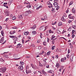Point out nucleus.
Segmentation results:
<instances>
[{
	"label": "nucleus",
	"mask_w": 76,
	"mask_h": 76,
	"mask_svg": "<svg viewBox=\"0 0 76 76\" xmlns=\"http://www.w3.org/2000/svg\"><path fill=\"white\" fill-rule=\"evenodd\" d=\"M66 17H67V15L66 14L64 13L63 15V16L61 18V20L63 22H66Z\"/></svg>",
	"instance_id": "obj_1"
},
{
	"label": "nucleus",
	"mask_w": 76,
	"mask_h": 76,
	"mask_svg": "<svg viewBox=\"0 0 76 76\" xmlns=\"http://www.w3.org/2000/svg\"><path fill=\"white\" fill-rule=\"evenodd\" d=\"M29 13H31V11H27L24 13V16H28L29 15Z\"/></svg>",
	"instance_id": "obj_2"
},
{
	"label": "nucleus",
	"mask_w": 76,
	"mask_h": 76,
	"mask_svg": "<svg viewBox=\"0 0 76 76\" xmlns=\"http://www.w3.org/2000/svg\"><path fill=\"white\" fill-rule=\"evenodd\" d=\"M53 6H54L55 7H58V2H54L53 4Z\"/></svg>",
	"instance_id": "obj_3"
},
{
	"label": "nucleus",
	"mask_w": 76,
	"mask_h": 76,
	"mask_svg": "<svg viewBox=\"0 0 76 76\" xmlns=\"http://www.w3.org/2000/svg\"><path fill=\"white\" fill-rule=\"evenodd\" d=\"M66 57H65L64 58H62L61 59V61L62 62H65V61L66 60Z\"/></svg>",
	"instance_id": "obj_4"
},
{
	"label": "nucleus",
	"mask_w": 76,
	"mask_h": 76,
	"mask_svg": "<svg viewBox=\"0 0 76 76\" xmlns=\"http://www.w3.org/2000/svg\"><path fill=\"white\" fill-rule=\"evenodd\" d=\"M26 72L27 74H28L30 72V70L28 69V67H26Z\"/></svg>",
	"instance_id": "obj_5"
},
{
	"label": "nucleus",
	"mask_w": 76,
	"mask_h": 76,
	"mask_svg": "<svg viewBox=\"0 0 76 76\" xmlns=\"http://www.w3.org/2000/svg\"><path fill=\"white\" fill-rule=\"evenodd\" d=\"M42 72L45 76H47V73L46 72H45L44 70L43 69L42 70Z\"/></svg>",
	"instance_id": "obj_6"
},
{
	"label": "nucleus",
	"mask_w": 76,
	"mask_h": 76,
	"mask_svg": "<svg viewBox=\"0 0 76 76\" xmlns=\"http://www.w3.org/2000/svg\"><path fill=\"white\" fill-rule=\"evenodd\" d=\"M4 41V39L3 37H2L1 39H0V43H2Z\"/></svg>",
	"instance_id": "obj_7"
},
{
	"label": "nucleus",
	"mask_w": 76,
	"mask_h": 76,
	"mask_svg": "<svg viewBox=\"0 0 76 76\" xmlns=\"http://www.w3.org/2000/svg\"><path fill=\"white\" fill-rule=\"evenodd\" d=\"M23 66H20L18 67V69L20 70H23Z\"/></svg>",
	"instance_id": "obj_8"
},
{
	"label": "nucleus",
	"mask_w": 76,
	"mask_h": 76,
	"mask_svg": "<svg viewBox=\"0 0 76 76\" xmlns=\"http://www.w3.org/2000/svg\"><path fill=\"white\" fill-rule=\"evenodd\" d=\"M6 68H4L2 69V72L3 73L6 72Z\"/></svg>",
	"instance_id": "obj_9"
},
{
	"label": "nucleus",
	"mask_w": 76,
	"mask_h": 76,
	"mask_svg": "<svg viewBox=\"0 0 76 76\" xmlns=\"http://www.w3.org/2000/svg\"><path fill=\"white\" fill-rule=\"evenodd\" d=\"M74 57V55H71L70 56V58L71 59V61H73V57Z\"/></svg>",
	"instance_id": "obj_10"
},
{
	"label": "nucleus",
	"mask_w": 76,
	"mask_h": 76,
	"mask_svg": "<svg viewBox=\"0 0 76 76\" xmlns=\"http://www.w3.org/2000/svg\"><path fill=\"white\" fill-rule=\"evenodd\" d=\"M7 3H4V7H6V8H8V6H7Z\"/></svg>",
	"instance_id": "obj_11"
},
{
	"label": "nucleus",
	"mask_w": 76,
	"mask_h": 76,
	"mask_svg": "<svg viewBox=\"0 0 76 76\" xmlns=\"http://www.w3.org/2000/svg\"><path fill=\"white\" fill-rule=\"evenodd\" d=\"M36 28V25H34L33 26L31 27L30 28L31 29H32L33 30H34V29H35Z\"/></svg>",
	"instance_id": "obj_12"
},
{
	"label": "nucleus",
	"mask_w": 76,
	"mask_h": 76,
	"mask_svg": "<svg viewBox=\"0 0 76 76\" xmlns=\"http://www.w3.org/2000/svg\"><path fill=\"white\" fill-rule=\"evenodd\" d=\"M16 32L15 31H11L10 32V35H12L13 34H14Z\"/></svg>",
	"instance_id": "obj_13"
},
{
	"label": "nucleus",
	"mask_w": 76,
	"mask_h": 76,
	"mask_svg": "<svg viewBox=\"0 0 76 76\" xmlns=\"http://www.w3.org/2000/svg\"><path fill=\"white\" fill-rule=\"evenodd\" d=\"M24 34L25 35H29V32H28V31L25 32L24 33Z\"/></svg>",
	"instance_id": "obj_14"
},
{
	"label": "nucleus",
	"mask_w": 76,
	"mask_h": 76,
	"mask_svg": "<svg viewBox=\"0 0 76 76\" xmlns=\"http://www.w3.org/2000/svg\"><path fill=\"white\" fill-rule=\"evenodd\" d=\"M5 14L6 16H9L10 12H6Z\"/></svg>",
	"instance_id": "obj_15"
},
{
	"label": "nucleus",
	"mask_w": 76,
	"mask_h": 76,
	"mask_svg": "<svg viewBox=\"0 0 76 76\" xmlns=\"http://www.w3.org/2000/svg\"><path fill=\"white\" fill-rule=\"evenodd\" d=\"M32 34L33 35H35L37 34V32L35 31H33L32 32Z\"/></svg>",
	"instance_id": "obj_16"
},
{
	"label": "nucleus",
	"mask_w": 76,
	"mask_h": 76,
	"mask_svg": "<svg viewBox=\"0 0 76 76\" xmlns=\"http://www.w3.org/2000/svg\"><path fill=\"white\" fill-rule=\"evenodd\" d=\"M12 0H10L9 1L8 4L9 5H10L12 4Z\"/></svg>",
	"instance_id": "obj_17"
},
{
	"label": "nucleus",
	"mask_w": 76,
	"mask_h": 76,
	"mask_svg": "<svg viewBox=\"0 0 76 76\" xmlns=\"http://www.w3.org/2000/svg\"><path fill=\"white\" fill-rule=\"evenodd\" d=\"M56 67L57 68H58L60 67V64L58 63H57L56 65Z\"/></svg>",
	"instance_id": "obj_18"
},
{
	"label": "nucleus",
	"mask_w": 76,
	"mask_h": 76,
	"mask_svg": "<svg viewBox=\"0 0 76 76\" xmlns=\"http://www.w3.org/2000/svg\"><path fill=\"white\" fill-rule=\"evenodd\" d=\"M72 12L73 13H75V8H74L72 9Z\"/></svg>",
	"instance_id": "obj_19"
},
{
	"label": "nucleus",
	"mask_w": 76,
	"mask_h": 76,
	"mask_svg": "<svg viewBox=\"0 0 76 76\" xmlns=\"http://www.w3.org/2000/svg\"><path fill=\"white\" fill-rule=\"evenodd\" d=\"M61 25H62V23L60 21L58 23V26H61Z\"/></svg>",
	"instance_id": "obj_20"
},
{
	"label": "nucleus",
	"mask_w": 76,
	"mask_h": 76,
	"mask_svg": "<svg viewBox=\"0 0 76 76\" xmlns=\"http://www.w3.org/2000/svg\"><path fill=\"white\" fill-rule=\"evenodd\" d=\"M61 51V50L60 49L57 48L56 50V51H57V52H60V51Z\"/></svg>",
	"instance_id": "obj_21"
},
{
	"label": "nucleus",
	"mask_w": 76,
	"mask_h": 76,
	"mask_svg": "<svg viewBox=\"0 0 76 76\" xmlns=\"http://www.w3.org/2000/svg\"><path fill=\"white\" fill-rule=\"evenodd\" d=\"M69 19H74L75 18V16H73L71 17H69Z\"/></svg>",
	"instance_id": "obj_22"
},
{
	"label": "nucleus",
	"mask_w": 76,
	"mask_h": 76,
	"mask_svg": "<svg viewBox=\"0 0 76 76\" xmlns=\"http://www.w3.org/2000/svg\"><path fill=\"white\" fill-rule=\"evenodd\" d=\"M56 37L54 35H53L51 37V40H53V39H53V38H54Z\"/></svg>",
	"instance_id": "obj_23"
},
{
	"label": "nucleus",
	"mask_w": 76,
	"mask_h": 76,
	"mask_svg": "<svg viewBox=\"0 0 76 76\" xmlns=\"http://www.w3.org/2000/svg\"><path fill=\"white\" fill-rule=\"evenodd\" d=\"M1 34L2 35V36H4V32L3 31V30L1 31Z\"/></svg>",
	"instance_id": "obj_24"
},
{
	"label": "nucleus",
	"mask_w": 76,
	"mask_h": 76,
	"mask_svg": "<svg viewBox=\"0 0 76 76\" xmlns=\"http://www.w3.org/2000/svg\"><path fill=\"white\" fill-rule=\"evenodd\" d=\"M20 65H23L24 64V62L21 61L20 62Z\"/></svg>",
	"instance_id": "obj_25"
},
{
	"label": "nucleus",
	"mask_w": 76,
	"mask_h": 76,
	"mask_svg": "<svg viewBox=\"0 0 76 76\" xmlns=\"http://www.w3.org/2000/svg\"><path fill=\"white\" fill-rule=\"evenodd\" d=\"M44 27H43V26H42L40 28V30H42V29H44Z\"/></svg>",
	"instance_id": "obj_26"
},
{
	"label": "nucleus",
	"mask_w": 76,
	"mask_h": 76,
	"mask_svg": "<svg viewBox=\"0 0 76 76\" xmlns=\"http://www.w3.org/2000/svg\"><path fill=\"white\" fill-rule=\"evenodd\" d=\"M31 65L33 69H35V66H34V65H33V64H31Z\"/></svg>",
	"instance_id": "obj_27"
},
{
	"label": "nucleus",
	"mask_w": 76,
	"mask_h": 76,
	"mask_svg": "<svg viewBox=\"0 0 76 76\" xmlns=\"http://www.w3.org/2000/svg\"><path fill=\"white\" fill-rule=\"evenodd\" d=\"M51 41V42L52 44H54V42H55L54 39H53Z\"/></svg>",
	"instance_id": "obj_28"
},
{
	"label": "nucleus",
	"mask_w": 76,
	"mask_h": 76,
	"mask_svg": "<svg viewBox=\"0 0 76 76\" xmlns=\"http://www.w3.org/2000/svg\"><path fill=\"white\" fill-rule=\"evenodd\" d=\"M39 66L41 67H42V66H43V65H42V64H41V63H40V61H39Z\"/></svg>",
	"instance_id": "obj_29"
},
{
	"label": "nucleus",
	"mask_w": 76,
	"mask_h": 76,
	"mask_svg": "<svg viewBox=\"0 0 76 76\" xmlns=\"http://www.w3.org/2000/svg\"><path fill=\"white\" fill-rule=\"evenodd\" d=\"M9 37L11 38H14L15 37L13 36H10Z\"/></svg>",
	"instance_id": "obj_30"
},
{
	"label": "nucleus",
	"mask_w": 76,
	"mask_h": 76,
	"mask_svg": "<svg viewBox=\"0 0 76 76\" xmlns=\"http://www.w3.org/2000/svg\"><path fill=\"white\" fill-rule=\"evenodd\" d=\"M52 7L53 5H52V4H50V5L48 6V7H49V8H51V7Z\"/></svg>",
	"instance_id": "obj_31"
},
{
	"label": "nucleus",
	"mask_w": 76,
	"mask_h": 76,
	"mask_svg": "<svg viewBox=\"0 0 76 76\" xmlns=\"http://www.w3.org/2000/svg\"><path fill=\"white\" fill-rule=\"evenodd\" d=\"M73 3V1H71L69 4V6L72 5Z\"/></svg>",
	"instance_id": "obj_32"
},
{
	"label": "nucleus",
	"mask_w": 76,
	"mask_h": 76,
	"mask_svg": "<svg viewBox=\"0 0 76 76\" xmlns=\"http://www.w3.org/2000/svg\"><path fill=\"white\" fill-rule=\"evenodd\" d=\"M56 48V46H53V47H52V50H54V48Z\"/></svg>",
	"instance_id": "obj_33"
},
{
	"label": "nucleus",
	"mask_w": 76,
	"mask_h": 76,
	"mask_svg": "<svg viewBox=\"0 0 76 76\" xmlns=\"http://www.w3.org/2000/svg\"><path fill=\"white\" fill-rule=\"evenodd\" d=\"M20 19H23V17H22V15H20V16L19 17Z\"/></svg>",
	"instance_id": "obj_34"
},
{
	"label": "nucleus",
	"mask_w": 76,
	"mask_h": 76,
	"mask_svg": "<svg viewBox=\"0 0 76 76\" xmlns=\"http://www.w3.org/2000/svg\"><path fill=\"white\" fill-rule=\"evenodd\" d=\"M17 45L18 46V47H20L22 46V45H21L20 44H19Z\"/></svg>",
	"instance_id": "obj_35"
},
{
	"label": "nucleus",
	"mask_w": 76,
	"mask_h": 76,
	"mask_svg": "<svg viewBox=\"0 0 76 76\" xmlns=\"http://www.w3.org/2000/svg\"><path fill=\"white\" fill-rule=\"evenodd\" d=\"M48 73H53V72H52V71H51V70H48Z\"/></svg>",
	"instance_id": "obj_36"
},
{
	"label": "nucleus",
	"mask_w": 76,
	"mask_h": 76,
	"mask_svg": "<svg viewBox=\"0 0 76 76\" xmlns=\"http://www.w3.org/2000/svg\"><path fill=\"white\" fill-rule=\"evenodd\" d=\"M50 51H48L47 53V55L48 56H50Z\"/></svg>",
	"instance_id": "obj_37"
},
{
	"label": "nucleus",
	"mask_w": 76,
	"mask_h": 76,
	"mask_svg": "<svg viewBox=\"0 0 76 76\" xmlns=\"http://www.w3.org/2000/svg\"><path fill=\"white\" fill-rule=\"evenodd\" d=\"M26 7H28V8H31V6L30 5H28Z\"/></svg>",
	"instance_id": "obj_38"
},
{
	"label": "nucleus",
	"mask_w": 76,
	"mask_h": 76,
	"mask_svg": "<svg viewBox=\"0 0 76 76\" xmlns=\"http://www.w3.org/2000/svg\"><path fill=\"white\" fill-rule=\"evenodd\" d=\"M0 60L1 61H2V62H3V61H4V60H3L2 58L0 59Z\"/></svg>",
	"instance_id": "obj_39"
},
{
	"label": "nucleus",
	"mask_w": 76,
	"mask_h": 76,
	"mask_svg": "<svg viewBox=\"0 0 76 76\" xmlns=\"http://www.w3.org/2000/svg\"><path fill=\"white\" fill-rule=\"evenodd\" d=\"M16 18L14 16L12 18V20H15L16 19Z\"/></svg>",
	"instance_id": "obj_40"
},
{
	"label": "nucleus",
	"mask_w": 76,
	"mask_h": 76,
	"mask_svg": "<svg viewBox=\"0 0 76 76\" xmlns=\"http://www.w3.org/2000/svg\"><path fill=\"white\" fill-rule=\"evenodd\" d=\"M14 40H15V41H17V40H18V37H16L14 38Z\"/></svg>",
	"instance_id": "obj_41"
},
{
	"label": "nucleus",
	"mask_w": 76,
	"mask_h": 76,
	"mask_svg": "<svg viewBox=\"0 0 76 76\" xmlns=\"http://www.w3.org/2000/svg\"><path fill=\"white\" fill-rule=\"evenodd\" d=\"M44 19L45 20H47V16L45 15L44 17Z\"/></svg>",
	"instance_id": "obj_42"
},
{
	"label": "nucleus",
	"mask_w": 76,
	"mask_h": 76,
	"mask_svg": "<svg viewBox=\"0 0 76 76\" xmlns=\"http://www.w3.org/2000/svg\"><path fill=\"white\" fill-rule=\"evenodd\" d=\"M72 28H74V29H75L76 28V26H72Z\"/></svg>",
	"instance_id": "obj_43"
},
{
	"label": "nucleus",
	"mask_w": 76,
	"mask_h": 76,
	"mask_svg": "<svg viewBox=\"0 0 76 76\" xmlns=\"http://www.w3.org/2000/svg\"><path fill=\"white\" fill-rule=\"evenodd\" d=\"M72 22V20H69L68 21V23H71Z\"/></svg>",
	"instance_id": "obj_44"
},
{
	"label": "nucleus",
	"mask_w": 76,
	"mask_h": 76,
	"mask_svg": "<svg viewBox=\"0 0 76 76\" xmlns=\"http://www.w3.org/2000/svg\"><path fill=\"white\" fill-rule=\"evenodd\" d=\"M56 23H57V22L56 21L54 23H52V25H56Z\"/></svg>",
	"instance_id": "obj_45"
},
{
	"label": "nucleus",
	"mask_w": 76,
	"mask_h": 76,
	"mask_svg": "<svg viewBox=\"0 0 76 76\" xmlns=\"http://www.w3.org/2000/svg\"><path fill=\"white\" fill-rule=\"evenodd\" d=\"M47 43L46 42H44L43 43V44L44 45H46Z\"/></svg>",
	"instance_id": "obj_46"
},
{
	"label": "nucleus",
	"mask_w": 76,
	"mask_h": 76,
	"mask_svg": "<svg viewBox=\"0 0 76 76\" xmlns=\"http://www.w3.org/2000/svg\"><path fill=\"white\" fill-rule=\"evenodd\" d=\"M56 7V9L57 10H58V9H59V8H60V7L58 6V7Z\"/></svg>",
	"instance_id": "obj_47"
},
{
	"label": "nucleus",
	"mask_w": 76,
	"mask_h": 76,
	"mask_svg": "<svg viewBox=\"0 0 76 76\" xmlns=\"http://www.w3.org/2000/svg\"><path fill=\"white\" fill-rule=\"evenodd\" d=\"M41 6H39V7L37 8H36V9H37V10H38L39 9H40V8H41Z\"/></svg>",
	"instance_id": "obj_48"
},
{
	"label": "nucleus",
	"mask_w": 76,
	"mask_h": 76,
	"mask_svg": "<svg viewBox=\"0 0 76 76\" xmlns=\"http://www.w3.org/2000/svg\"><path fill=\"white\" fill-rule=\"evenodd\" d=\"M51 4L50 2H47V4H48L49 5H50Z\"/></svg>",
	"instance_id": "obj_49"
},
{
	"label": "nucleus",
	"mask_w": 76,
	"mask_h": 76,
	"mask_svg": "<svg viewBox=\"0 0 76 76\" xmlns=\"http://www.w3.org/2000/svg\"><path fill=\"white\" fill-rule=\"evenodd\" d=\"M72 14L69 15H68V18H69L70 17H72Z\"/></svg>",
	"instance_id": "obj_50"
},
{
	"label": "nucleus",
	"mask_w": 76,
	"mask_h": 76,
	"mask_svg": "<svg viewBox=\"0 0 76 76\" xmlns=\"http://www.w3.org/2000/svg\"><path fill=\"white\" fill-rule=\"evenodd\" d=\"M42 33H40V37H41V38H42Z\"/></svg>",
	"instance_id": "obj_51"
},
{
	"label": "nucleus",
	"mask_w": 76,
	"mask_h": 76,
	"mask_svg": "<svg viewBox=\"0 0 76 76\" xmlns=\"http://www.w3.org/2000/svg\"><path fill=\"white\" fill-rule=\"evenodd\" d=\"M20 58H15V60H20Z\"/></svg>",
	"instance_id": "obj_52"
},
{
	"label": "nucleus",
	"mask_w": 76,
	"mask_h": 76,
	"mask_svg": "<svg viewBox=\"0 0 76 76\" xmlns=\"http://www.w3.org/2000/svg\"><path fill=\"white\" fill-rule=\"evenodd\" d=\"M72 29H71V28L69 27L68 29V30L69 31H71V30Z\"/></svg>",
	"instance_id": "obj_53"
},
{
	"label": "nucleus",
	"mask_w": 76,
	"mask_h": 76,
	"mask_svg": "<svg viewBox=\"0 0 76 76\" xmlns=\"http://www.w3.org/2000/svg\"><path fill=\"white\" fill-rule=\"evenodd\" d=\"M74 33H75V30H72V34H74Z\"/></svg>",
	"instance_id": "obj_54"
},
{
	"label": "nucleus",
	"mask_w": 76,
	"mask_h": 76,
	"mask_svg": "<svg viewBox=\"0 0 76 76\" xmlns=\"http://www.w3.org/2000/svg\"><path fill=\"white\" fill-rule=\"evenodd\" d=\"M38 50H41V46H39L38 48Z\"/></svg>",
	"instance_id": "obj_55"
},
{
	"label": "nucleus",
	"mask_w": 76,
	"mask_h": 76,
	"mask_svg": "<svg viewBox=\"0 0 76 76\" xmlns=\"http://www.w3.org/2000/svg\"><path fill=\"white\" fill-rule=\"evenodd\" d=\"M4 57H8V56L7 55H4Z\"/></svg>",
	"instance_id": "obj_56"
},
{
	"label": "nucleus",
	"mask_w": 76,
	"mask_h": 76,
	"mask_svg": "<svg viewBox=\"0 0 76 76\" xmlns=\"http://www.w3.org/2000/svg\"><path fill=\"white\" fill-rule=\"evenodd\" d=\"M12 29H18V27H12Z\"/></svg>",
	"instance_id": "obj_57"
},
{
	"label": "nucleus",
	"mask_w": 76,
	"mask_h": 76,
	"mask_svg": "<svg viewBox=\"0 0 76 76\" xmlns=\"http://www.w3.org/2000/svg\"><path fill=\"white\" fill-rule=\"evenodd\" d=\"M49 33L50 34H51L52 33V31H51V29H50L49 31Z\"/></svg>",
	"instance_id": "obj_58"
},
{
	"label": "nucleus",
	"mask_w": 76,
	"mask_h": 76,
	"mask_svg": "<svg viewBox=\"0 0 76 76\" xmlns=\"http://www.w3.org/2000/svg\"><path fill=\"white\" fill-rule=\"evenodd\" d=\"M8 19H9V18H6V20H5L6 22H7V20H8Z\"/></svg>",
	"instance_id": "obj_59"
},
{
	"label": "nucleus",
	"mask_w": 76,
	"mask_h": 76,
	"mask_svg": "<svg viewBox=\"0 0 76 76\" xmlns=\"http://www.w3.org/2000/svg\"><path fill=\"white\" fill-rule=\"evenodd\" d=\"M22 42L23 44H24V39H22Z\"/></svg>",
	"instance_id": "obj_60"
},
{
	"label": "nucleus",
	"mask_w": 76,
	"mask_h": 76,
	"mask_svg": "<svg viewBox=\"0 0 76 76\" xmlns=\"http://www.w3.org/2000/svg\"><path fill=\"white\" fill-rule=\"evenodd\" d=\"M26 58H30V56H26Z\"/></svg>",
	"instance_id": "obj_61"
},
{
	"label": "nucleus",
	"mask_w": 76,
	"mask_h": 76,
	"mask_svg": "<svg viewBox=\"0 0 76 76\" xmlns=\"http://www.w3.org/2000/svg\"><path fill=\"white\" fill-rule=\"evenodd\" d=\"M1 29H2V26L0 25V30L1 31Z\"/></svg>",
	"instance_id": "obj_62"
},
{
	"label": "nucleus",
	"mask_w": 76,
	"mask_h": 76,
	"mask_svg": "<svg viewBox=\"0 0 76 76\" xmlns=\"http://www.w3.org/2000/svg\"><path fill=\"white\" fill-rule=\"evenodd\" d=\"M16 56H17L16 55H13L14 57H15V58H16Z\"/></svg>",
	"instance_id": "obj_63"
},
{
	"label": "nucleus",
	"mask_w": 76,
	"mask_h": 76,
	"mask_svg": "<svg viewBox=\"0 0 76 76\" xmlns=\"http://www.w3.org/2000/svg\"><path fill=\"white\" fill-rule=\"evenodd\" d=\"M49 67V65H46V68H48Z\"/></svg>",
	"instance_id": "obj_64"
}]
</instances>
